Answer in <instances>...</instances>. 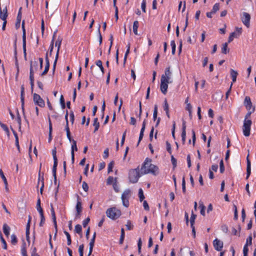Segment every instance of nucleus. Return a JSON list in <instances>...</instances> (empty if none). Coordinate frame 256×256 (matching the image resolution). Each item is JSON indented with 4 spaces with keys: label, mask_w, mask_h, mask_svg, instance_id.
<instances>
[{
    "label": "nucleus",
    "mask_w": 256,
    "mask_h": 256,
    "mask_svg": "<svg viewBox=\"0 0 256 256\" xmlns=\"http://www.w3.org/2000/svg\"><path fill=\"white\" fill-rule=\"evenodd\" d=\"M141 174H151L154 176H156L158 174V168L152 164V160L149 158H146L142 164L141 168Z\"/></svg>",
    "instance_id": "nucleus-1"
},
{
    "label": "nucleus",
    "mask_w": 256,
    "mask_h": 256,
    "mask_svg": "<svg viewBox=\"0 0 256 256\" xmlns=\"http://www.w3.org/2000/svg\"><path fill=\"white\" fill-rule=\"evenodd\" d=\"M140 170L139 167L130 170L128 172V178L130 182L134 184L138 182L139 178L142 175L140 174Z\"/></svg>",
    "instance_id": "nucleus-2"
},
{
    "label": "nucleus",
    "mask_w": 256,
    "mask_h": 256,
    "mask_svg": "<svg viewBox=\"0 0 256 256\" xmlns=\"http://www.w3.org/2000/svg\"><path fill=\"white\" fill-rule=\"evenodd\" d=\"M106 214L109 218L115 220L120 216L121 212L116 208L113 207L109 208L106 210Z\"/></svg>",
    "instance_id": "nucleus-3"
},
{
    "label": "nucleus",
    "mask_w": 256,
    "mask_h": 256,
    "mask_svg": "<svg viewBox=\"0 0 256 256\" xmlns=\"http://www.w3.org/2000/svg\"><path fill=\"white\" fill-rule=\"evenodd\" d=\"M252 124V120H244L242 126L243 134L245 136H248L250 135L251 126Z\"/></svg>",
    "instance_id": "nucleus-4"
},
{
    "label": "nucleus",
    "mask_w": 256,
    "mask_h": 256,
    "mask_svg": "<svg viewBox=\"0 0 256 256\" xmlns=\"http://www.w3.org/2000/svg\"><path fill=\"white\" fill-rule=\"evenodd\" d=\"M130 194V190L128 189L125 190L122 194V200L124 206L128 208L129 206V198Z\"/></svg>",
    "instance_id": "nucleus-5"
},
{
    "label": "nucleus",
    "mask_w": 256,
    "mask_h": 256,
    "mask_svg": "<svg viewBox=\"0 0 256 256\" xmlns=\"http://www.w3.org/2000/svg\"><path fill=\"white\" fill-rule=\"evenodd\" d=\"M242 33V28H238L236 27L235 28V31L234 32H232L230 33L228 38V42H232L234 38H238L240 35Z\"/></svg>",
    "instance_id": "nucleus-6"
},
{
    "label": "nucleus",
    "mask_w": 256,
    "mask_h": 256,
    "mask_svg": "<svg viewBox=\"0 0 256 256\" xmlns=\"http://www.w3.org/2000/svg\"><path fill=\"white\" fill-rule=\"evenodd\" d=\"M33 100L35 104L41 108H44L45 106L44 101L43 99L40 97V96L34 93L33 94Z\"/></svg>",
    "instance_id": "nucleus-7"
},
{
    "label": "nucleus",
    "mask_w": 256,
    "mask_h": 256,
    "mask_svg": "<svg viewBox=\"0 0 256 256\" xmlns=\"http://www.w3.org/2000/svg\"><path fill=\"white\" fill-rule=\"evenodd\" d=\"M172 82L167 81L166 80L162 78L160 79V90L161 92L164 94H166L168 92V84L171 83Z\"/></svg>",
    "instance_id": "nucleus-8"
},
{
    "label": "nucleus",
    "mask_w": 256,
    "mask_h": 256,
    "mask_svg": "<svg viewBox=\"0 0 256 256\" xmlns=\"http://www.w3.org/2000/svg\"><path fill=\"white\" fill-rule=\"evenodd\" d=\"M241 20L242 23L247 27L250 26V16L249 14L244 12L241 16Z\"/></svg>",
    "instance_id": "nucleus-9"
},
{
    "label": "nucleus",
    "mask_w": 256,
    "mask_h": 256,
    "mask_svg": "<svg viewBox=\"0 0 256 256\" xmlns=\"http://www.w3.org/2000/svg\"><path fill=\"white\" fill-rule=\"evenodd\" d=\"M50 207H51L50 212H51L52 220V221L54 222V229H55V234H54V237L56 238L57 232H58V226H57V224H56V216L55 212L54 210V208L52 204H50Z\"/></svg>",
    "instance_id": "nucleus-10"
},
{
    "label": "nucleus",
    "mask_w": 256,
    "mask_h": 256,
    "mask_svg": "<svg viewBox=\"0 0 256 256\" xmlns=\"http://www.w3.org/2000/svg\"><path fill=\"white\" fill-rule=\"evenodd\" d=\"M22 48L24 55H26V32L24 28V21L22 22Z\"/></svg>",
    "instance_id": "nucleus-11"
},
{
    "label": "nucleus",
    "mask_w": 256,
    "mask_h": 256,
    "mask_svg": "<svg viewBox=\"0 0 256 256\" xmlns=\"http://www.w3.org/2000/svg\"><path fill=\"white\" fill-rule=\"evenodd\" d=\"M30 89L31 92L32 93L34 91V71L32 68V66H30Z\"/></svg>",
    "instance_id": "nucleus-12"
},
{
    "label": "nucleus",
    "mask_w": 256,
    "mask_h": 256,
    "mask_svg": "<svg viewBox=\"0 0 256 256\" xmlns=\"http://www.w3.org/2000/svg\"><path fill=\"white\" fill-rule=\"evenodd\" d=\"M76 208V218H80V213L82 211V202L80 201V199L79 198V196H78V200H77Z\"/></svg>",
    "instance_id": "nucleus-13"
},
{
    "label": "nucleus",
    "mask_w": 256,
    "mask_h": 256,
    "mask_svg": "<svg viewBox=\"0 0 256 256\" xmlns=\"http://www.w3.org/2000/svg\"><path fill=\"white\" fill-rule=\"evenodd\" d=\"M172 74V72L170 70V66L167 67L165 69L164 74L162 76L160 79L162 80V78H164V79L166 80L167 81L171 82L170 80L171 79Z\"/></svg>",
    "instance_id": "nucleus-14"
},
{
    "label": "nucleus",
    "mask_w": 256,
    "mask_h": 256,
    "mask_svg": "<svg viewBox=\"0 0 256 256\" xmlns=\"http://www.w3.org/2000/svg\"><path fill=\"white\" fill-rule=\"evenodd\" d=\"M214 249L217 251H221L223 248V242L216 238L213 242Z\"/></svg>",
    "instance_id": "nucleus-15"
},
{
    "label": "nucleus",
    "mask_w": 256,
    "mask_h": 256,
    "mask_svg": "<svg viewBox=\"0 0 256 256\" xmlns=\"http://www.w3.org/2000/svg\"><path fill=\"white\" fill-rule=\"evenodd\" d=\"M20 102L22 110L24 112V85H22L20 88Z\"/></svg>",
    "instance_id": "nucleus-16"
},
{
    "label": "nucleus",
    "mask_w": 256,
    "mask_h": 256,
    "mask_svg": "<svg viewBox=\"0 0 256 256\" xmlns=\"http://www.w3.org/2000/svg\"><path fill=\"white\" fill-rule=\"evenodd\" d=\"M251 174V163L249 159V154L246 157V180H248Z\"/></svg>",
    "instance_id": "nucleus-17"
},
{
    "label": "nucleus",
    "mask_w": 256,
    "mask_h": 256,
    "mask_svg": "<svg viewBox=\"0 0 256 256\" xmlns=\"http://www.w3.org/2000/svg\"><path fill=\"white\" fill-rule=\"evenodd\" d=\"M244 104L246 110L248 111H250L251 109L252 110L253 108L250 98L248 96H246L244 98Z\"/></svg>",
    "instance_id": "nucleus-18"
},
{
    "label": "nucleus",
    "mask_w": 256,
    "mask_h": 256,
    "mask_svg": "<svg viewBox=\"0 0 256 256\" xmlns=\"http://www.w3.org/2000/svg\"><path fill=\"white\" fill-rule=\"evenodd\" d=\"M46 66L44 68V72L41 74V76H43L46 74V73L48 72L50 68V60L48 58V52L46 54Z\"/></svg>",
    "instance_id": "nucleus-19"
},
{
    "label": "nucleus",
    "mask_w": 256,
    "mask_h": 256,
    "mask_svg": "<svg viewBox=\"0 0 256 256\" xmlns=\"http://www.w3.org/2000/svg\"><path fill=\"white\" fill-rule=\"evenodd\" d=\"M21 10H22V8H20L18 10V14L17 17H16V22L15 26H16V29H17V30L18 28H19L20 27V22H21L22 17Z\"/></svg>",
    "instance_id": "nucleus-20"
},
{
    "label": "nucleus",
    "mask_w": 256,
    "mask_h": 256,
    "mask_svg": "<svg viewBox=\"0 0 256 256\" xmlns=\"http://www.w3.org/2000/svg\"><path fill=\"white\" fill-rule=\"evenodd\" d=\"M182 139L183 143H184L186 139V122L183 121L182 124Z\"/></svg>",
    "instance_id": "nucleus-21"
},
{
    "label": "nucleus",
    "mask_w": 256,
    "mask_h": 256,
    "mask_svg": "<svg viewBox=\"0 0 256 256\" xmlns=\"http://www.w3.org/2000/svg\"><path fill=\"white\" fill-rule=\"evenodd\" d=\"M163 108L164 110L166 112L167 117L169 118H170L169 104L166 98L164 99V102Z\"/></svg>",
    "instance_id": "nucleus-22"
},
{
    "label": "nucleus",
    "mask_w": 256,
    "mask_h": 256,
    "mask_svg": "<svg viewBox=\"0 0 256 256\" xmlns=\"http://www.w3.org/2000/svg\"><path fill=\"white\" fill-rule=\"evenodd\" d=\"M8 16V10L6 7H5L3 10H0V18L2 20H6Z\"/></svg>",
    "instance_id": "nucleus-23"
},
{
    "label": "nucleus",
    "mask_w": 256,
    "mask_h": 256,
    "mask_svg": "<svg viewBox=\"0 0 256 256\" xmlns=\"http://www.w3.org/2000/svg\"><path fill=\"white\" fill-rule=\"evenodd\" d=\"M48 126H49V132H48V142L50 143L52 142V123L50 120V118H48Z\"/></svg>",
    "instance_id": "nucleus-24"
},
{
    "label": "nucleus",
    "mask_w": 256,
    "mask_h": 256,
    "mask_svg": "<svg viewBox=\"0 0 256 256\" xmlns=\"http://www.w3.org/2000/svg\"><path fill=\"white\" fill-rule=\"evenodd\" d=\"M106 184L108 185L112 184L114 188L115 189V186L116 185V178L110 176L107 179Z\"/></svg>",
    "instance_id": "nucleus-25"
},
{
    "label": "nucleus",
    "mask_w": 256,
    "mask_h": 256,
    "mask_svg": "<svg viewBox=\"0 0 256 256\" xmlns=\"http://www.w3.org/2000/svg\"><path fill=\"white\" fill-rule=\"evenodd\" d=\"M230 73L232 79V82L233 84L236 80V78L238 75V73L236 71L234 70L233 69H230Z\"/></svg>",
    "instance_id": "nucleus-26"
},
{
    "label": "nucleus",
    "mask_w": 256,
    "mask_h": 256,
    "mask_svg": "<svg viewBox=\"0 0 256 256\" xmlns=\"http://www.w3.org/2000/svg\"><path fill=\"white\" fill-rule=\"evenodd\" d=\"M56 32H55L53 34L52 38V42H50V50H49V54L50 56H51L52 54V52L54 48V41L56 38Z\"/></svg>",
    "instance_id": "nucleus-27"
},
{
    "label": "nucleus",
    "mask_w": 256,
    "mask_h": 256,
    "mask_svg": "<svg viewBox=\"0 0 256 256\" xmlns=\"http://www.w3.org/2000/svg\"><path fill=\"white\" fill-rule=\"evenodd\" d=\"M228 42H225L222 44V53L224 54H226L229 52V49L228 48Z\"/></svg>",
    "instance_id": "nucleus-28"
},
{
    "label": "nucleus",
    "mask_w": 256,
    "mask_h": 256,
    "mask_svg": "<svg viewBox=\"0 0 256 256\" xmlns=\"http://www.w3.org/2000/svg\"><path fill=\"white\" fill-rule=\"evenodd\" d=\"M42 184H44V174H42V176H41V175H40V171H39V172H38V182L37 187H38L39 185H40V186H42Z\"/></svg>",
    "instance_id": "nucleus-29"
},
{
    "label": "nucleus",
    "mask_w": 256,
    "mask_h": 256,
    "mask_svg": "<svg viewBox=\"0 0 256 256\" xmlns=\"http://www.w3.org/2000/svg\"><path fill=\"white\" fill-rule=\"evenodd\" d=\"M62 39L60 38H58L55 43V46L58 47L56 54L58 56L60 48Z\"/></svg>",
    "instance_id": "nucleus-30"
},
{
    "label": "nucleus",
    "mask_w": 256,
    "mask_h": 256,
    "mask_svg": "<svg viewBox=\"0 0 256 256\" xmlns=\"http://www.w3.org/2000/svg\"><path fill=\"white\" fill-rule=\"evenodd\" d=\"M139 26V22L138 20H135L133 24V32L134 34L138 35V30Z\"/></svg>",
    "instance_id": "nucleus-31"
},
{
    "label": "nucleus",
    "mask_w": 256,
    "mask_h": 256,
    "mask_svg": "<svg viewBox=\"0 0 256 256\" xmlns=\"http://www.w3.org/2000/svg\"><path fill=\"white\" fill-rule=\"evenodd\" d=\"M10 228L6 224L3 225V232L6 236H8L10 234Z\"/></svg>",
    "instance_id": "nucleus-32"
},
{
    "label": "nucleus",
    "mask_w": 256,
    "mask_h": 256,
    "mask_svg": "<svg viewBox=\"0 0 256 256\" xmlns=\"http://www.w3.org/2000/svg\"><path fill=\"white\" fill-rule=\"evenodd\" d=\"M12 130L13 134H14V136L15 137L16 146L18 150H20V147L19 142H18V134L12 128Z\"/></svg>",
    "instance_id": "nucleus-33"
},
{
    "label": "nucleus",
    "mask_w": 256,
    "mask_h": 256,
    "mask_svg": "<svg viewBox=\"0 0 256 256\" xmlns=\"http://www.w3.org/2000/svg\"><path fill=\"white\" fill-rule=\"evenodd\" d=\"M36 208L39 213H42L44 212L43 210L40 206V198H38L37 200Z\"/></svg>",
    "instance_id": "nucleus-34"
},
{
    "label": "nucleus",
    "mask_w": 256,
    "mask_h": 256,
    "mask_svg": "<svg viewBox=\"0 0 256 256\" xmlns=\"http://www.w3.org/2000/svg\"><path fill=\"white\" fill-rule=\"evenodd\" d=\"M0 126L3 129V130L6 132V134L8 136H9L10 135V131H9L8 127L7 126L6 124L2 123L0 120Z\"/></svg>",
    "instance_id": "nucleus-35"
},
{
    "label": "nucleus",
    "mask_w": 256,
    "mask_h": 256,
    "mask_svg": "<svg viewBox=\"0 0 256 256\" xmlns=\"http://www.w3.org/2000/svg\"><path fill=\"white\" fill-rule=\"evenodd\" d=\"M93 126H94V132H96L98 130L100 127V123L98 122V118H94Z\"/></svg>",
    "instance_id": "nucleus-36"
},
{
    "label": "nucleus",
    "mask_w": 256,
    "mask_h": 256,
    "mask_svg": "<svg viewBox=\"0 0 256 256\" xmlns=\"http://www.w3.org/2000/svg\"><path fill=\"white\" fill-rule=\"evenodd\" d=\"M116 0H113L114 7V9H115L114 16L116 18V21H117L118 18V8L116 6Z\"/></svg>",
    "instance_id": "nucleus-37"
},
{
    "label": "nucleus",
    "mask_w": 256,
    "mask_h": 256,
    "mask_svg": "<svg viewBox=\"0 0 256 256\" xmlns=\"http://www.w3.org/2000/svg\"><path fill=\"white\" fill-rule=\"evenodd\" d=\"M96 64L97 66H98L100 68L102 72V74H104V68L102 66V60H96Z\"/></svg>",
    "instance_id": "nucleus-38"
},
{
    "label": "nucleus",
    "mask_w": 256,
    "mask_h": 256,
    "mask_svg": "<svg viewBox=\"0 0 256 256\" xmlns=\"http://www.w3.org/2000/svg\"><path fill=\"white\" fill-rule=\"evenodd\" d=\"M0 176H1L2 178V179L4 182V185L6 187H7V186H8V183L6 180V176H4V172L2 169H0Z\"/></svg>",
    "instance_id": "nucleus-39"
},
{
    "label": "nucleus",
    "mask_w": 256,
    "mask_h": 256,
    "mask_svg": "<svg viewBox=\"0 0 256 256\" xmlns=\"http://www.w3.org/2000/svg\"><path fill=\"white\" fill-rule=\"evenodd\" d=\"M64 234H65V235L66 236L67 244L68 246H70L72 244V239H71L70 235L68 232H66V230L64 231Z\"/></svg>",
    "instance_id": "nucleus-40"
},
{
    "label": "nucleus",
    "mask_w": 256,
    "mask_h": 256,
    "mask_svg": "<svg viewBox=\"0 0 256 256\" xmlns=\"http://www.w3.org/2000/svg\"><path fill=\"white\" fill-rule=\"evenodd\" d=\"M124 236H125V234H124V229L123 228H122L121 234H120V241H119L120 244H123Z\"/></svg>",
    "instance_id": "nucleus-41"
},
{
    "label": "nucleus",
    "mask_w": 256,
    "mask_h": 256,
    "mask_svg": "<svg viewBox=\"0 0 256 256\" xmlns=\"http://www.w3.org/2000/svg\"><path fill=\"white\" fill-rule=\"evenodd\" d=\"M72 145L71 153H72V152L74 153V151L78 150V148L76 146V142L75 140H72Z\"/></svg>",
    "instance_id": "nucleus-42"
},
{
    "label": "nucleus",
    "mask_w": 256,
    "mask_h": 256,
    "mask_svg": "<svg viewBox=\"0 0 256 256\" xmlns=\"http://www.w3.org/2000/svg\"><path fill=\"white\" fill-rule=\"evenodd\" d=\"M0 239L1 242L2 244V248L4 250H6L7 249V244H6V241L3 238L2 234H0Z\"/></svg>",
    "instance_id": "nucleus-43"
},
{
    "label": "nucleus",
    "mask_w": 256,
    "mask_h": 256,
    "mask_svg": "<svg viewBox=\"0 0 256 256\" xmlns=\"http://www.w3.org/2000/svg\"><path fill=\"white\" fill-rule=\"evenodd\" d=\"M158 116V105L155 104L154 106V113H153V120L154 121L156 120Z\"/></svg>",
    "instance_id": "nucleus-44"
},
{
    "label": "nucleus",
    "mask_w": 256,
    "mask_h": 256,
    "mask_svg": "<svg viewBox=\"0 0 256 256\" xmlns=\"http://www.w3.org/2000/svg\"><path fill=\"white\" fill-rule=\"evenodd\" d=\"M74 231L76 233L81 234L82 232V228L80 224H76L75 226Z\"/></svg>",
    "instance_id": "nucleus-45"
},
{
    "label": "nucleus",
    "mask_w": 256,
    "mask_h": 256,
    "mask_svg": "<svg viewBox=\"0 0 256 256\" xmlns=\"http://www.w3.org/2000/svg\"><path fill=\"white\" fill-rule=\"evenodd\" d=\"M39 214H40V221L39 225L40 226H42L45 222V218H44V212L42 213H39Z\"/></svg>",
    "instance_id": "nucleus-46"
},
{
    "label": "nucleus",
    "mask_w": 256,
    "mask_h": 256,
    "mask_svg": "<svg viewBox=\"0 0 256 256\" xmlns=\"http://www.w3.org/2000/svg\"><path fill=\"white\" fill-rule=\"evenodd\" d=\"M254 108H253L252 110L248 111V112L246 114L244 117V120H251L250 118L251 114L254 112Z\"/></svg>",
    "instance_id": "nucleus-47"
},
{
    "label": "nucleus",
    "mask_w": 256,
    "mask_h": 256,
    "mask_svg": "<svg viewBox=\"0 0 256 256\" xmlns=\"http://www.w3.org/2000/svg\"><path fill=\"white\" fill-rule=\"evenodd\" d=\"M138 196L140 198V202H142L144 199V194L143 190L142 188H140L138 190Z\"/></svg>",
    "instance_id": "nucleus-48"
},
{
    "label": "nucleus",
    "mask_w": 256,
    "mask_h": 256,
    "mask_svg": "<svg viewBox=\"0 0 256 256\" xmlns=\"http://www.w3.org/2000/svg\"><path fill=\"white\" fill-rule=\"evenodd\" d=\"M170 45L172 46V54H174L176 52V45L174 40H172L170 42Z\"/></svg>",
    "instance_id": "nucleus-49"
},
{
    "label": "nucleus",
    "mask_w": 256,
    "mask_h": 256,
    "mask_svg": "<svg viewBox=\"0 0 256 256\" xmlns=\"http://www.w3.org/2000/svg\"><path fill=\"white\" fill-rule=\"evenodd\" d=\"M30 225L29 224H27L26 226V238L27 240H28L30 239Z\"/></svg>",
    "instance_id": "nucleus-50"
},
{
    "label": "nucleus",
    "mask_w": 256,
    "mask_h": 256,
    "mask_svg": "<svg viewBox=\"0 0 256 256\" xmlns=\"http://www.w3.org/2000/svg\"><path fill=\"white\" fill-rule=\"evenodd\" d=\"M18 242V239L15 234H12L11 236V243L13 245H15Z\"/></svg>",
    "instance_id": "nucleus-51"
},
{
    "label": "nucleus",
    "mask_w": 256,
    "mask_h": 256,
    "mask_svg": "<svg viewBox=\"0 0 256 256\" xmlns=\"http://www.w3.org/2000/svg\"><path fill=\"white\" fill-rule=\"evenodd\" d=\"M114 166V162L112 161L110 162L109 164H108V173H110L112 171V168Z\"/></svg>",
    "instance_id": "nucleus-52"
},
{
    "label": "nucleus",
    "mask_w": 256,
    "mask_h": 256,
    "mask_svg": "<svg viewBox=\"0 0 256 256\" xmlns=\"http://www.w3.org/2000/svg\"><path fill=\"white\" fill-rule=\"evenodd\" d=\"M220 171L222 174L224 171V166L222 160H221L220 162Z\"/></svg>",
    "instance_id": "nucleus-53"
},
{
    "label": "nucleus",
    "mask_w": 256,
    "mask_h": 256,
    "mask_svg": "<svg viewBox=\"0 0 256 256\" xmlns=\"http://www.w3.org/2000/svg\"><path fill=\"white\" fill-rule=\"evenodd\" d=\"M182 190L183 193L185 194L186 192V181H185V178L184 176L182 180Z\"/></svg>",
    "instance_id": "nucleus-54"
},
{
    "label": "nucleus",
    "mask_w": 256,
    "mask_h": 256,
    "mask_svg": "<svg viewBox=\"0 0 256 256\" xmlns=\"http://www.w3.org/2000/svg\"><path fill=\"white\" fill-rule=\"evenodd\" d=\"M186 109L188 112L190 116H191L192 113V106L191 104H187Z\"/></svg>",
    "instance_id": "nucleus-55"
},
{
    "label": "nucleus",
    "mask_w": 256,
    "mask_h": 256,
    "mask_svg": "<svg viewBox=\"0 0 256 256\" xmlns=\"http://www.w3.org/2000/svg\"><path fill=\"white\" fill-rule=\"evenodd\" d=\"M52 153L54 161V160H58L57 157H56V147H54L52 150Z\"/></svg>",
    "instance_id": "nucleus-56"
},
{
    "label": "nucleus",
    "mask_w": 256,
    "mask_h": 256,
    "mask_svg": "<svg viewBox=\"0 0 256 256\" xmlns=\"http://www.w3.org/2000/svg\"><path fill=\"white\" fill-rule=\"evenodd\" d=\"M127 230H130L133 229L134 226L132 224L130 220H128L126 225Z\"/></svg>",
    "instance_id": "nucleus-57"
},
{
    "label": "nucleus",
    "mask_w": 256,
    "mask_h": 256,
    "mask_svg": "<svg viewBox=\"0 0 256 256\" xmlns=\"http://www.w3.org/2000/svg\"><path fill=\"white\" fill-rule=\"evenodd\" d=\"M60 102L61 104V106L62 108H64L66 107V104L64 102V99L62 95H61L60 97Z\"/></svg>",
    "instance_id": "nucleus-58"
},
{
    "label": "nucleus",
    "mask_w": 256,
    "mask_h": 256,
    "mask_svg": "<svg viewBox=\"0 0 256 256\" xmlns=\"http://www.w3.org/2000/svg\"><path fill=\"white\" fill-rule=\"evenodd\" d=\"M219 4L218 3H216L214 4L213 8H212V12H214V14L216 13L217 11H218L219 10Z\"/></svg>",
    "instance_id": "nucleus-59"
},
{
    "label": "nucleus",
    "mask_w": 256,
    "mask_h": 256,
    "mask_svg": "<svg viewBox=\"0 0 256 256\" xmlns=\"http://www.w3.org/2000/svg\"><path fill=\"white\" fill-rule=\"evenodd\" d=\"M252 244V236L250 235L247 238L246 240V242L244 245L248 246L251 245Z\"/></svg>",
    "instance_id": "nucleus-60"
},
{
    "label": "nucleus",
    "mask_w": 256,
    "mask_h": 256,
    "mask_svg": "<svg viewBox=\"0 0 256 256\" xmlns=\"http://www.w3.org/2000/svg\"><path fill=\"white\" fill-rule=\"evenodd\" d=\"M200 214L202 216H205V210H206L205 206L203 204H200Z\"/></svg>",
    "instance_id": "nucleus-61"
},
{
    "label": "nucleus",
    "mask_w": 256,
    "mask_h": 256,
    "mask_svg": "<svg viewBox=\"0 0 256 256\" xmlns=\"http://www.w3.org/2000/svg\"><path fill=\"white\" fill-rule=\"evenodd\" d=\"M248 246L244 245L243 248L244 256H248Z\"/></svg>",
    "instance_id": "nucleus-62"
},
{
    "label": "nucleus",
    "mask_w": 256,
    "mask_h": 256,
    "mask_svg": "<svg viewBox=\"0 0 256 256\" xmlns=\"http://www.w3.org/2000/svg\"><path fill=\"white\" fill-rule=\"evenodd\" d=\"M82 187L84 192H87L88 190V186L86 182H83Z\"/></svg>",
    "instance_id": "nucleus-63"
},
{
    "label": "nucleus",
    "mask_w": 256,
    "mask_h": 256,
    "mask_svg": "<svg viewBox=\"0 0 256 256\" xmlns=\"http://www.w3.org/2000/svg\"><path fill=\"white\" fill-rule=\"evenodd\" d=\"M166 150L170 154H172V148L170 143L166 141Z\"/></svg>",
    "instance_id": "nucleus-64"
}]
</instances>
